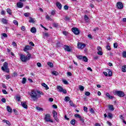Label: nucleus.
<instances>
[{"mask_svg": "<svg viewBox=\"0 0 126 126\" xmlns=\"http://www.w3.org/2000/svg\"><path fill=\"white\" fill-rule=\"evenodd\" d=\"M45 122H50V123H54V121L51 119V115L50 114H46L44 118Z\"/></svg>", "mask_w": 126, "mask_h": 126, "instance_id": "5", "label": "nucleus"}, {"mask_svg": "<svg viewBox=\"0 0 126 126\" xmlns=\"http://www.w3.org/2000/svg\"><path fill=\"white\" fill-rule=\"evenodd\" d=\"M83 61H84V62H85V63H87L88 62V58H87V57H86V56H84L83 57Z\"/></svg>", "mask_w": 126, "mask_h": 126, "instance_id": "23", "label": "nucleus"}, {"mask_svg": "<svg viewBox=\"0 0 126 126\" xmlns=\"http://www.w3.org/2000/svg\"><path fill=\"white\" fill-rule=\"evenodd\" d=\"M119 118L122 120V121H124V120H125V118L124 117V116H123V115H121L119 116Z\"/></svg>", "mask_w": 126, "mask_h": 126, "instance_id": "51", "label": "nucleus"}, {"mask_svg": "<svg viewBox=\"0 0 126 126\" xmlns=\"http://www.w3.org/2000/svg\"><path fill=\"white\" fill-rule=\"evenodd\" d=\"M84 111L85 112H87V111H88L87 107L84 106Z\"/></svg>", "mask_w": 126, "mask_h": 126, "instance_id": "60", "label": "nucleus"}, {"mask_svg": "<svg viewBox=\"0 0 126 126\" xmlns=\"http://www.w3.org/2000/svg\"><path fill=\"white\" fill-rule=\"evenodd\" d=\"M113 46H114V49H117V48H118V43L117 42L114 43L113 44Z\"/></svg>", "mask_w": 126, "mask_h": 126, "instance_id": "37", "label": "nucleus"}, {"mask_svg": "<svg viewBox=\"0 0 126 126\" xmlns=\"http://www.w3.org/2000/svg\"><path fill=\"white\" fill-rule=\"evenodd\" d=\"M65 51H66V52H71V49H70V48H69V46H67V45H64L63 47Z\"/></svg>", "mask_w": 126, "mask_h": 126, "instance_id": "11", "label": "nucleus"}, {"mask_svg": "<svg viewBox=\"0 0 126 126\" xmlns=\"http://www.w3.org/2000/svg\"><path fill=\"white\" fill-rule=\"evenodd\" d=\"M24 15H25V16L26 17H28L29 16V15H30V13H25L24 14Z\"/></svg>", "mask_w": 126, "mask_h": 126, "instance_id": "45", "label": "nucleus"}, {"mask_svg": "<svg viewBox=\"0 0 126 126\" xmlns=\"http://www.w3.org/2000/svg\"><path fill=\"white\" fill-rule=\"evenodd\" d=\"M26 80L27 79L25 78H23L22 81V83L23 84H25V83H26Z\"/></svg>", "mask_w": 126, "mask_h": 126, "instance_id": "35", "label": "nucleus"}, {"mask_svg": "<svg viewBox=\"0 0 126 126\" xmlns=\"http://www.w3.org/2000/svg\"><path fill=\"white\" fill-rule=\"evenodd\" d=\"M12 45L14 47H16V46H17V45L16 44V43H15V42H13Z\"/></svg>", "mask_w": 126, "mask_h": 126, "instance_id": "59", "label": "nucleus"}, {"mask_svg": "<svg viewBox=\"0 0 126 126\" xmlns=\"http://www.w3.org/2000/svg\"><path fill=\"white\" fill-rule=\"evenodd\" d=\"M97 55H98L99 56H102L103 55V52H102V51H98Z\"/></svg>", "mask_w": 126, "mask_h": 126, "instance_id": "43", "label": "nucleus"}, {"mask_svg": "<svg viewBox=\"0 0 126 126\" xmlns=\"http://www.w3.org/2000/svg\"><path fill=\"white\" fill-rule=\"evenodd\" d=\"M72 31L75 35H78V34H79V30L76 28H72Z\"/></svg>", "mask_w": 126, "mask_h": 126, "instance_id": "8", "label": "nucleus"}, {"mask_svg": "<svg viewBox=\"0 0 126 126\" xmlns=\"http://www.w3.org/2000/svg\"><path fill=\"white\" fill-rule=\"evenodd\" d=\"M57 89L59 92H63V93H64V94H66V90L63 89V87L61 86H58Z\"/></svg>", "mask_w": 126, "mask_h": 126, "instance_id": "6", "label": "nucleus"}, {"mask_svg": "<svg viewBox=\"0 0 126 126\" xmlns=\"http://www.w3.org/2000/svg\"><path fill=\"white\" fill-rule=\"evenodd\" d=\"M112 74H113V72H112V71H109L108 76H112Z\"/></svg>", "mask_w": 126, "mask_h": 126, "instance_id": "48", "label": "nucleus"}, {"mask_svg": "<svg viewBox=\"0 0 126 126\" xmlns=\"http://www.w3.org/2000/svg\"><path fill=\"white\" fill-rule=\"evenodd\" d=\"M42 85L43 86V87H45V89L46 90H48V89H49V87H48V85H47L46 84H45V83H43L42 84Z\"/></svg>", "mask_w": 126, "mask_h": 126, "instance_id": "25", "label": "nucleus"}, {"mask_svg": "<svg viewBox=\"0 0 126 126\" xmlns=\"http://www.w3.org/2000/svg\"><path fill=\"white\" fill-rule=\"evenodd\" d=\"M21 30H22V31H25V30H26V29L25 28V26H22L21 28Z\"/></svg>", "mask_w": 126, "mask_h": 126, "instance_id": "46", "label": "nucleus"}, {"mask_svg": "<svg viewBox=\"0 0 126 126\" xmlns=\"http://www.w3.org/2000/svg\"><path fill=\"white\" fill-rule=\"evenodd\" d=\"M30 58H31V54L29 53L27 55V56H25V55L23 54H21L20 55V58L21 61H22V62H23L24 63H26L27 61H29V60H30Z\"/></svg>", "mask_w": 126, "mask_h": 126, "instance_id": "2", "label": "nucleus"}, {"mask_svg": "<svg viewBox=\"0 0 126 126\" xmlns=\"http://www.w3.org/2000/svg\"><path fill=\"white\" fill-rule=\"evenodd\" d=\"M8 63H7L5 62L3 63V66L1 67V69L3 71H5V72L8 73L9 72V70L8 69Z\"/></svg>", "mask_w": 126, "mask_h": 126, "instance_id": "3", "label": "nucleus"}, {"mask_svg": "<svg viewBox=\"0 0 126 126\" xmlns=\"http://www.w3.org/2000/svg\"><path fill=\"white\" fill-rule=\"evenodd\" d=\"M47 64L50 66V67H53L54 66V64L50 62H48L47 63Z\"/></svg>", "mask_w": 126, "mask_h": 126, "instance_id": "26", "label": "nucleus"}, {"mask_svg": "<svg viewBox=\"0 0 126 126\" xmlns=\"http://www.w3.org/2000/svg\"><path fill=\"white\" fill-rule=\"evenodd\" d=\"M105 95L107 97H109V99H114V96L110 95V94L108 93H107Z\"/></svg>", "mask_w": 126, "mask_h": 126, "instance_id": "20", "label": "nucleus"}, {"mask_svg": "<svg viewBox=\"0 0 126 126\" xmlns=\"http://www.w3.org/2000/svg\"><path fill=\"white\" fill-rule=\"evenodd\" d=\"M64 9H65V10H67L68 9V6H67V5H64Z\"/></svg>", "mask_w": 126, "mask_h": 126, "instance_id": "49", "label": "nucleus"}, {"mask_svg": "<svg viewBox=\"0 0 126 126\" xmlns=\"http://www.w3.org/2000/svg\"><path fill=\"white\" fill-rule=\"evenodd\" d=\"M64 20L65 21H69V20H70V18L68 16H66L64 18Z\"/></svg>", "mask_w": 126, "mask_h": 126, "instance_id": "36", "label": "nucleus"}, {"mask_svg": "<svg viewBox=\"0 0 126 126\" xmlns=\"http://www.w3.org/2000/svg\"><path fill=\"white\" fill-rule=\"evenodd\" d=\"M79 89L80 91H83L84 90V87L83 86L80 85L79 86Z\"/></svg>", "mask_w": 126, "mask_h": 126, "instance_id": "27", "label": "nucleus"}, {"mask_svg": "<svg viewBox=\"0 0 126 126\" xmlns=\"http://www.w3.org/2000/svg\"><path fill=\"white\" fill-rule=\"evenodd\" d=\"M52 74H53V75H55V76H57V75H59V72H58L56 71H53L52 72Z\"/></svg>", "mask_w": 126, "mask_h": 126, "instance_id": "24", "label": "nucleus"}, {"mask_svg": "<svg viewBox=\"0 0 126 126\" xmlns=\"http://www.w3.org/2000/svg\"><path fill=\"white\" fill-rule=\"evenodd\" d=\"M2 37H4V38H7V34L5 33H2Z\"/></svg>", "mask_w": 126, "mask_h": 126, "instance_id": "44", "label": "nucleus"}, {"mask_svg": "<svg viewBox=\"0 0 126 126\" xmlns=\"http://www.w3.org/2000/svg\"><path fill=\"white\" fill-rule=\"evenodd\" d=\"M7 111L9 112V113H12V109L8 105L7 106Z\"/></svg>", "mask_w": 126, "mask_h": 126, "instance_id": "18", "label": "nucleus"}, {"mask_svg": "<svg viewBox=\"0 0 126 126\" xmlns=\"http://www.w3.org/2000/svg\"><path fill=\"white\" fill-rule=\"evenodd\" d=\"M97 50L98 51H102V48L100 46L97 47Z\"/></svg>", "mask_w": 126, "mask_h": 126, "instance_id": "52", "label": "nucleus"}, {"mask_svg": "<svg viewBox=\"0 0 126 126\" xmlns=\"http://www.w3.org/2000/svg\"><path fill=\"white\" fill-rule=\"evenodd\" d=\"M2 92L3 94H7V92L5 90H2Z\"/></svg>", "mask_w": 126, "mask_h": 126, "instance_id": "53", "label": "nucleus"}, {"mask_svg": "<svg viewBox=\"0 0 126 126\" xmlns=\"http://www.w3.org/2000/svg\"><path fill=\"white\" fill-rule=\"evenodd\" d=\"M37 65L38 67H41V66H42V64H41L40 63H37Z\"/></svg>", "mask_w": 126, "mask_h": 126, "instance_id": "56", "label": "nucleus"}, {"mask_svg": "<svg viewBox=\"0 0 126 126\" xmlns=\"http://www.w3.org/2000/svg\"><path fill=\"white\" fill-rule=\"evenodd\" d=\"M17 6L19 7V8H22V7H23V3L21 2L17 3Z\"/></svg>", "mask_w": 126, "mask_h": 126, "instance_id": "13", "label": "nucleus"}, {"mask_svg": "<svg viewBox=\"0 0 126 126\" xmlns=\"http://www.w3.org/2000/svg\"><path fill=\"white\" fill-rule=\"evenodd\" d=\"M31 49V47H30V46L26 45V46H25V47L24 49V52H27L28 51H29Z\"/></svg>", "mask_w": 126, "mask_h": 126, "instance_id": "12", "label": "nucleus"}, {"mask_svg": "<svg viewBox=\"0 0 126 126\" xmlns=\"http://www.w3.org/2000/svg\"><path fill=\"white\" fill-rule=\"evenodd\" d=\"M84 19H85V20H86V21H87V20H88L89 19V17L88 16H87V15H85Z\"/></svg>", "mask_w": 126, "mask_h": 126, "instance_id": "41", "label": "nucleus"}, {"mask_svg": "<svg viewBox=\"0 0 126 126\" xmlns=\"http://www.w3.org/2000/svg\"><path fill=\"white\" fill-rule=\"evenodd\" d=\"M21 105L25 109H27V108H28V106H27L26 102H22Z\"/></svg>", "mask_w": 126, "mask_h": 126, "instance_id": "15", "label": "nucleus"}, {"mask_svg": "<svg viewBox=\"0 0 126 126\" xmlns=\"http://www.w3.org/2000/svg\"><path fill=\"white\" fill-rule=\"evenodd\" d=\"M77 58L79 60H82L83 58V56H82V55H79V56H77Z\"/></svg>", "mask_w": 126, "mask_h": 126, "instance_id": "38", "label": "nucleus"}, {"mask_svg": "<svg viewBox=\"0 0 126 126\" xmlns=\"http://www.w3.org/2000/svg\"><path fill=\"white\" fill-rule=\"evenodd\" d=\"M36 31L37 30H36V28L35 27H32L31 29V32H32V33H36Z\"/></svg>", "mask_w": 126, "mask_h": 126, "instance_id": "19", "label": "nucleus"}, {"mask_svg": "<svg viewBox=\"0 0 126 126\" xmlns=\"http://www.w3.org/2000/svg\"><path fill=\"white\" fill-rule=\"evenodd\" d=\"M58 24H56V23H54V24H53V26L54 27H58Z\"/></svg>", "mask_w": 126, "mask_h": 126, "instance_id": "64", "label": "nucleus"}, {"mask_svg": "<svg viewBox=\"0 0 126 126\" xmlns=\"http://www.w3.org/2000/svg\"><path fill=\"white\" fill-rule=\"evenodd\" d=\"M122 71H123V72H126V65L122 66Z\"/></svg>", "mask_w": 126, "mask_h": 126, "instance_id": "21", "label": "nucleus"}, {"mask_svg": "<svg viewBox=\"0 0 126 126\" xmlns=\"http://www.w3.org/2000/svg\"><path fill=\"white\" fill-rule=\"evenodd\" d=\"M107 117L109 119H112L113 118V114H112V113H108Z\"/></svg>", "mask_w": 126, "mask_h": 126, "instance_id": "34", "label": "nucleus"}, {"mask_svg": "<svg viewBox=\"0 0 126 126\" xmlns=\"http://www.w3.org/2000/svg\"><path fill=\"white\" fill-rule=\"evenodd\" d=\"M114 95H117V96H119V97H124L125 96V93L124 92H122L121 91H116L114 93Z\"/></svg>", "mask_w": 126, "mask_h": 126, "instance_id": "4", "label": "nucleus"}, {"mask_svg": "<svg viewBox=\"0 0 126 126\" xmlns=\"http://www.w3.org/2000/svg\"><path fill=\"white\" fill-rule=\"evenodd\" d=\"M16 99L17 100L18 102H19V101H20L21 98L19 96H17L16 97Z\"/></svg>", "mask_w": 126, "mask_h": 126, "instance_id": "58", "label": "nucleus"}, {"mask_svg": "<svg viewBox=\"0 0 126 126\" xmlns=\"http://www.w3.org/2000/svg\"><path fill=\"white\" fill-rule=\"evenodd\" d=\"M53 118H54L55 121L56 122H59V118H58V113L56 111H54L53 112Z\"/></svg>", "mask_w": 126, "mask_h": 126, "instance_id": "10", "label": "nucleus"}, {"mask_svg": "<svg viewBox=\"0 0 126 126\" xmlns=\"http://www.w3.org/2000/svg\"><path fill=\"white\" fill-rule=\"evenodd\" d=\"M75 118H78L79 119H81V116L78 114H75Z\"/></svg>", "mask_w": 126, "mask_h": 126, "instance_id": "40", "label": "nucleus"}, {"mask_svg": "<svg viewBox=\"0 0 126 126\" xmlns=\"http://www.w3.org/2000/svg\"><path fill=\"white\" fill-rule=\"evenodd\" d=\"M63 82L64 83V84H66V85L68 84V82H67V81L66 80H63Z\"/></svg>", "mask_w": 126, "mask_h": 126, "instance_id": "54", "label": "nucleus"}, {"mask_svg": "<svg viewBox=\"0 0 126 126\" xmlns=\"http://www.w3.org/2000/svg\"><path fill=\"white\" fill-rule=\"evenodd\" d=\"M44 36L47 37H49V33H44Z\"/></svg>", "mask_w": 126, "mask_h": 126, "instance_id": "63", "label": "nucleus"}, {"mask_svg": "<svg viewBox=\"0 0 126 126\" xmlns=\"http://www.w3.org/2000/svg\"><path fill=\"white\" fill-rule=\"evenodd\" d=\"M1 21L3 24H7V20L2 18Z\"/></svg>", "mask_w": 126, "mask_h": 126, "instance_id": "22", "label": "nucleus"}, {"mask_svg": "<svg viewBox=\"0 0 126 126\" xmlns=\"http://www.w3.org/2000/svg\"><path fill=\"white\" fill-rule=\"evenodd\" d=\"M5 123L6 124V125H8V126H10V123L7 120V121H6Z\"/></svg>", "mask_w": 126, "mask_h": 126, "instance_id": "61", "label": "nucleus"}, {"mask_svg": "<svg viewBox=\"0 0 126 126\" xmlns=\"http://www.w3.org/2000/svg\"><path fill=\"white\" fill-rule=\"evenodd\" d=\"M122 56L123 58H126V51H123L122 53Z\"/></svg>", "mask_w": 126, "mask_h": 126, "instance_id": "32", "label": "nucleus"}, {"mask_svg": "<svg viewBox=\"0 0 126 126\" xmlns=\"http://www.w3.org/2000/svg\"><path fill=\"white\" fill-rule=\"evenodd\" d=\"M14 24H15V25H17V26H18V22L15 20H14L13 21Z\"/></svg>", "mask_w": 126, "mask_h": 126, "instance_id": "39", "label": "nucleus"}, {"mask_svg": "<svg viewBox=\"0 0 126 126\" xmlns=\"http://www.w3.org/2000/svg\"><path fill=\"white\" fill-rule=\"evenodd\" d=\"M7 12L10 15H11L12 12H11V9L10 8H7Z\"/></svg>", "mask_w": 126, "mask_h": 126, "instance_id": "28", "label": "nucleus"}, {"mask_svg": "<svg viewBox=\"0 0 126 126\" xmlns=\"http://www.w3.org/2000/svg\"><path fill=\"white\" fill-rule=\"evenodd\" d=\"M56 12L54 10L52 11L51 12V15H55Z\"/></svg>", "mask_w": 126, "mask_h": 126, "instance_id": "62", "label": "nucleus"}, {"mask_svg": "<svg viewBox=\"0 0 126 126\" xmlns=\"http://www.w3.org/2000/svg\"><path fill=\"white\" fill-rule=\"evenodd\" d=\"M117 6L119 9H123L124 8V5L122 2H118L117 3Z\"/></svg>", "mask_w": 126, "mask_h": 126, "instance_id": "9", "label": "nucleus"}, {"mask_svg": "<svg viewBox=\"0 0 126 126\" xmlns=\"http://www.w3.org/2000/svg\"><path fill=\"white\" fill-rule=\"evenodd\" d=\"M108 108L110 111H114V110H115V108H114V105L112 104L108 105Z\"/></svg>", "mask_w": 126, "mask_h": 126, "instance_id": "16", "label": "nucleus"}, {"mask_svg": "<svg viewBox=\"0 0 126 126\" xmlns=\"http://www.w3.org/2000/svg\"><path fill=\"white\" fill-rule=\"evenodd\" d=\"M69 104L72 107H74L75 105L73 104V102L71 100H69Z\"/></svg>", "mask_w": 126, "mask_h": 126, "instance_id": "42", "label": "nucleus"}, {"mask_svg": "<svg viewBox=\"0 0 126 126\" xmlns=\"http://www.w3.org/2000/svg\"><path fill=\"white\" fill-rule=\"evenodd\" d=\"M36 110H37V111H38L39 112H40V111H44L43 108H41L40 107H36Z\"/></svg>", "mask_w": 126, "mask_h": 126, "instance_id": "29", "label": "nucleus"}, {"mask_svg": "<svg viewBox=\"0 0 126 126\" xmlns=\"http://www.w3.org/2000/svg\"><path fill=\"white\" fill-rule=\"evenodd\" d=\"M70 100V98L69 96H65L64 98V101L65 102H67V101H69Z\"/></svg>", "mask_w": 126, "mask_h": 126, "instance_id": "31", "label": "nucleus"}, {"mask_svg": "<svg viewBox=\"0 0 126 126\" xmlns=\"http://www.w3.org/2000/svg\"><path fill=\"white\" fill-rule=\"evenodd\" d=\"M29 95L31 96L32 101H37L38 98H41V95H44V93L41 91L36 92L32 90L31 92L28 93Z\"/></svg>", "mask_w": 126, "mask_h": 126, "instance_id": "1", "label": "nucleus"}, {"mask_svg": "<svg viewBox=\"0 0 126 126\" xmlns=\"http://www.w3.org/2000/svg\"><path fill=\"white\" fill-rule=\"evenodd\" d=\"M106 49L108 51H111V47H110L109 45L106 46Z\"/></svg>", "mask_w": 126, "mask_h": 126, "instance_id": "55", "label": "nucleus"}, {"mask_svg": "<svg viewBox=\"0 0 126 126\" xmlns=\"http://www.w3.org/2000/svg\"><path fill=\"white\" fill-rule=\"evenodd\" d=\"M86 46V44H85V43H78L77 44V47L78 49H84Z\"/></svg>", "mask_w": 126, "mask_h": 126, "instance_id": "7", "label": "nucleus"}, {"mask_svg": "<svg viewBox=\"0 0 126 126\" xmlns=\"http://www.w3.org/2000/svg\"><path fill=\"white\" fill-rule=\"evenodd\" d=\"M1 101L2 102V103H5L6 102V99H5L4 98H3L1 99Z\"/></svg>", "mask_w": 126, "mask_h": 126, "instance_id": "50", "label": "nucleus"}, {"mask_svg": "<svg viewBox=\"0 0 126 126\" xmlns=\"http://www.w3.org/2000/svg\"><path fill=\"white\" fill-rule=\"evenodd\" d=\"M71 125H72V126H74L75 125V119H73L70 122Z\"/></svg>", "mask_w": 126, "mask_h": 126, "instance_id": "30", "label": "nucleus"}, {"mask_svg": "<svg viewBox=\"0 0 126 126\" xmlns=\"http://www.w3.org/2000/svg\"><path fill=\"white\" fill-rule=\"evenodd\" d=\"M90 112H91L92 114H94V110L93 109V108H91V109H90Z\"/></svg>", "mask_w": 126, "mask_h": 126, "instance_id": "57", "label": "nucleus"}, {"mask_svg": "<svg viewBox=\"0 0 126 126\" xmlns=\"http://www.w3.org/2000/svg\"><path fill=\"white\" fill-rule=\"evenodd\" d=\"M85 94L86 95V96H90V92H86Z\"/></svg>", "mask_w": 126, "mask_h": 126, "instance_id": "47", "label": "nucleus"}, {"mask_svg": "<svg viewBox=\"0 0 126 126\" xmlns=\"http://www.w3.org/2000/svg\"><path fill=\"white\" fill-rule=\"evenodd\" d=\"M46 19H47L48 20H50V21H52V18H51V17H50V16H49V15H46Z\"/></svg>", "mask_w": 126, "mask_h": 126, "instance_id": "33", "label": "nucleus"}, {"mask_svg": "<svg viewBox=\"0 0 126 126\" xmlns=\"http://www.w3.org/2000/svg\"><path fill=\"white\" fill-rule=\"evenodd\" d=\"M30 23H35V19L32 17H30V20L29 21Z\"/></svg>", "mask_w": 126, "mask_h": 126, "instance_id": "17", "label": "nucleus"}, {"mask_svg": "<svg viewBox=\"0 0 126 126\" xmlns=\"http://www.w3.org/2000/svg\"><path fill=\"white\" fill-rule=\"evenodd\" d=\"M56 5L57 7L59 8V9H62V7H63V5H62V4L60 2H56Z\"/></svg>", "mask_w": 126, "mask_h": 126, "instance_id": "14", "label": "nucleus"}]
</instances>
